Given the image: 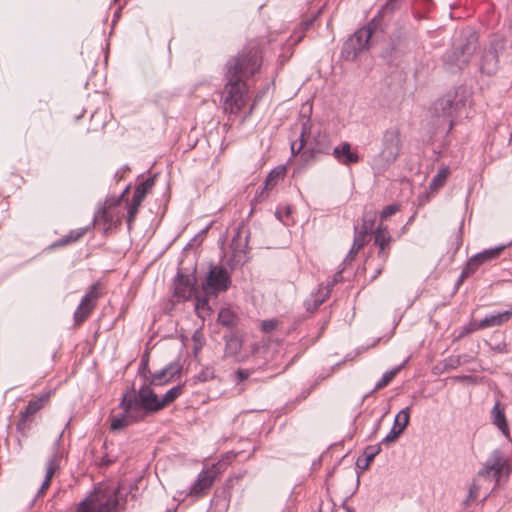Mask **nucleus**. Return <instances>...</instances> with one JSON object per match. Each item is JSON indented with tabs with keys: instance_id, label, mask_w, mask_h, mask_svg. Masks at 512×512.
<instances>
[{
	"instance_id": "1",
	"label": "nucleus",
	"mask_w": 512,
	"mask_h": 512,
	"mask_svg": "<svg viewBox=\"0 0 512 512\" xmlns=\"http://www.w3.org/2000/svg\"><path fill=\"white\" fill-rule=\"evenodd\" d=\"M261 55L256 46L245 47L226 63L227 84L223 92L224 109L238 113L245 105L246 83L244 79L260 68Z\"/></svg>"
},
{
	"instance_id": "2",
	"label": "nucleus",
	"mask_w": 512,
	"mask_h": 512,
	"mask_svg": "<svg viewBox=\"0 0 512 512\" xmlns=\"http://www.w3.org/2000/svg\"><path fill=\"white\" fill-rule=\"evenodd\" d=\"M470 103L471 94L465 86H458L448 91L429 109L433 125L437 129L446 128V133H449L453 128L454 119L461 116Z\"/></svg>"
},
{
	"instance_id": "3",
	"label": "nucleus",
	"mask_w": 512,
	"mask_h": 512,
	"mask_svg": "<svg viewBox=\"0 0 512 512\" xmlns=\"http://www.w3.org/2000/svg\"><path fill=\"white\" fill-rule=\"evenodd\" d=\"M477 47L478 34L472 29L463 30L451 51L445 55V65L451 72L463 69L468 64Z\"/></svg>"
},
{
	"instance_id": "4",
	"label": "nucleus",
	"mask_w": 512,
	"mask_h": 512,
	"mask_svg": "<svg viewBox=\"0 0 512 512\" xmlns=\"http://www.w3.org/2000/svg\"><path fill=\"white\" fill-rule=\"evenodd\" d=\"M117 506V491L98 486L80 502L76 512H115Z\"/></svg>"
},
{
	"instance_id": "5",
	"label": "nucleus",
	"mask_w": 512,
	"mask_h": 512,
	"mask_svg": "<svg viewBox=\"0 0 512 512\" xmlns=\"http://www.w3.org/2000/svg\"><path fill=\"white\" fill-rule=\"evenodd\" d=\"M512 472V465L509 459L500 449H494L485 461L483 467L479 470L478 475L483 478L492 477V480L498 484L502 477H509Z\"/></svg>"
},
{
	"instance_id": "6",
	"label": "nucleus",
	"mask_w": 512,
	"mask_h": 512,
	"mask_svg": "<svg viewBox=\"0 0 512 512\" xmlns=\"http://www.w3.org/2000/svg\"><path fill=\"white\" fill-rule=\"evenodd\" d=\"M376 18L368 26L358 29L342 46V57L347 61H354L358 54L368 47L373 29L376 27Z\"/></svg>"
},
{
	"instance_id": "7",
	"label": "nucleus",
	"mask_w": 512,
	"mask_h": 512,
	"mask_svg": "<svg viewBox=\"0 0 512 512\" xmlns=\"http://www.w3.org/2000/svg\"><path fill=\"white\" fill-rule=\"evenodd\" d=\"M119 407L122 409L123 413L117 416H110V428L112 431L123 430L130 424L139 422L144 419L143 415L140 414L135 401L131 400L129 396L121 397Z\"/></svg>"
},
{
	"instance_id": "8",
	"label": "nucleus",
	"mask_w": 512,
	"mask_h": 512,
	"mask_svg": "<svg viewBox=\"0 0 512 512\" xmlns=\"http://www.w3.org/2000/svg\"><path fill=\"white\" fill-rule=\"evenodd\" d=\"M122 396H129L131 400H134L143 417H145L147 413L161 410L160 399H158V396L151 389L150 385H143L138 391L132 388L126 391Z\"/></svg>"
},
{
	"instance_id": "9",
	"label": "nucleus",
	"mask_w": 512,
	"mask_h": 512,
	"mask_svg": "<svg viewBox=\"0 0 512 512\" xmlns=\"http://www.w3.org/2000/svg\"><path fill=\"white\" fill-rule=\"evenodd\" d=\"M231 285V277L228 270L222 266H211L202 288L205 294L217 295L228 290Z\"/></svg>"
},
{
	"instance_id": "10",
	"label": "nucleus",
	"mask_w": 512,
	"mask_h": 512,
	"mask_svg": "<svg viewBox=\"0 0 512 512\" xmlns=\"http://www.w3.org/2000/svg\"><path fill=\"white\" fill-rule=\"evenodd\" d=\"M100 289L101 285L99 282L92 284L88 288L74 312V325L79 326L89 318L96 308L97 301L100 297Z\"/></svg>"
},
{
	"instance_id": "11",
	"label": "nucleus",
	"mask_w": 512,
	"mask_h": 512,
	"mask_svg": "<svg viewBox=\"0 0 512 512\" xmlns=\"http://www.w3.org/2000/svg\"><path fill=\"white\" fill-rule=\"evenodd\" d=\"M196 293L195 275H185L179 271L174 279V297L177 299V302L189 300Z\"/></svg>"
},
{
	"instance_id": "12",
	"label": "nucleus",
	"mask_w": 512,
	"mask_h": 512,
	"mask_svg": "<svg viewBox=\"0 0 512 512\" xmlns=\"http://www.w3.org/2000/svg\"><path fill=\"white\" fill-rule=\"evenodd\" d=\"M377 217L375 211H366L362 218L361 227H354L353 246L361 250L370 240V234L373 232L374 223Z\"/></svg>"
},
{
	"instance_id": "13",
	"label": "nucleus",
	"mask_w": 512,
	"mask_h": 512,
	"mask_svg": "<svg viewBox=\"0 0 512 512\" xmlns=\"http://www.w3.org/2000/svg\"><path fill=\"white\" fill-rule=\"evenodd\" d=\"M390 243L391 236L389 232L380 224L374 232V246L378 248L377 254L380 260V264L376 268L377 275L381 273L383 265L388 259Z\"/></svg>"
},
{
	"instance_id": "14",
	"label": "nucleus",
	"mask_w": 512,
	"mask_h": 512,
	"mask_svg": "<svg viewBox=\"0 0 512 512\" xmlns=\"http://www.w3.org/2000/svg\"><path fill=\"white\" fill-rule=\"evenodd\" d=\"M450 170L447 166H442L436 175L432 178L429 187L424 193L418 195V207L429 202L442 188L449 176Z\"/></svg>"
},
{
	"instance_id": "15",
	"label": "nucleus",
	"mask_w": 512,
	"mask_h": 512,
	"mask_svg": "<svg viewBox=\"0 0 512 512\" xmlns=\"http://www.w3.org/2000/svg\"><path fill=\"white\" fill-rule=\"evenodd\" d=\"M503 48L500 41L492 42L482 55L480 69L482 73L492 75L496 72L499 63V50Z\"/></svg>"
},
{
	"instance_id": "16",
	"label": "nucleus",
	"mask_w": 512,
	"mask_h": 512,
	"mask_svg": "<svg viewBox=\"0 0 512 512\" xmlns=\"http://www.w3.org/2000/svg\"><path fill=\"white\" fill-rule=\"evenodd\" d=\"M308 139L307 146L308 150L312 153L329 154L332 149L329 136L326 133L317 131L312 134V128L310 134L306 135Z\"/></svg>"
},
{
	"instance_id": "17",
	"label": "nucleus",
	"mask_w": 512,
	"mask_h": 512,
	"mask_svg": "<svg viewBox=\"0 0 512 512\" xmlns=\"http://www.w3.org/2000/svg\"><path fill=\"white\" fill-rule=\"evenodd\" d=\"M61 453L59 452L57 445H54L53 448V454L48 459L46 463V473H45V479L41 485V487L38 490L37 496H42L45 494L46 490L49 488L51 484V480L56 473V471L60 468V461H61Z\"/></svg>"
},
{
	"instance_id": "18",
	"label": "nucleus",
	"mask_w": 512,
	"mask_h": 512,
	"mask_svg": "<svg viewBox=\"0 0 512 512\" xmlns=\"http://www.w3.org/2000/svg\"><path fill=\"white\" fill-rule=\"evenodd\" d=\"M182 367L179 363L173 362L158 372L151 374L150 385L160 386L168 383L176 375L181 373Z\"/></svg>"
},
{
	"instance_id": "19",
	"label": "nucleus",
	"mask_w": 512,
	"mask_h": 512,
	"mask_svg": "<svg viewBox=\"0 0 512 512\" xmlns=\"http://www.w3.org/2000/svg\"><path fill=\"white\" fill-rule=\"evenodd\" d=\"M398 142V134L395 130H389L384 134L383 143L385 148L382 151V156L385 157L387 162H391L396 159L399 153Z\"/></svg>"
},
{
	"instance_id": "20",
	"label": "nucleus",
	"mask_w": 512,
	"mask_h": 512,
	"mask_svg": "<svg viewBox=\"0 0 512 512\" xmlns=\"http://www.w3.org/2000/svg\"><path fill=\"white\" fill-rule=\"evenodd\" d=\"M332 154L339 163L346 166L359 161L358 154L351 150V145L348 142H343L339 146L335 147L332 150Z\"/></svg>"
},
{
	"instance_id": "21",
	"label": "nucleus",
	"mask_w": 512,
	"mask_h": 512,
	"mask_svg": "<svg viewBox=\"0 0 512 512\" xmlns=\"http://www.w3.org/2000/svg\"><path fill=\"white\" fill-rule=\"evenodd\" d=\"M49 399V395H42L34 400L29 401L25 410L21 412L20 420L17 424L18 430H24L26 428V422L28 418L38 412L44 405V403Z\"/></svg>"
},
{
	"instance_id": "22",
	"label": "nucleus",
	"mask_w": 512,
	"mask_h": 512,
	"mask_svg": "<svg viewBox=\"0 0 512 512\" xmlns=\"http://www.w3.org/2000/svg\"><path fill=\"white\" fill-rule=\"evenodd\" d=\"M491 420L493 425H495L506 438H509L510 430L506 420L505 410L499 401H496L491 410Z\"/></svg>"
},
{
	"instance_id": "23",
	"label": "nucleus",
	"mask_w": 512,
	"mask_h": 512,
	"mask_svg": "<svg viewBox=\"0 0 512 512\" xmlns=\"http://www.w3.org/2000/svg\"><path fill=\"white\" fill-rule=\"evenodd\" d=\"M511 315L512 312L508 310L487 314L482 320L478 322V327L483 330L486 328L500 326L508 321Z\"/></svg>"
},
{
	"instance_id": "24",
	"label": "nucleus",
	"mask_w": 512,
	"mask_h": 512,
	"mask_svg": "<svg viewBox=\"0 0 512 512\" xmlns=\"http://www.w3.org/2000/svg\"><path fill=\"white\" fill-rule=\"evenodd\" d=\"M311 120L309 117H303L301 123V132L297 141L291 143V152L293 155L299 154L307 146V134H310Z\"/></svg>"
},
{
	"instance_id": "25",
	"label": "nucleus",
	"mask_w": 512,
	"mask_h": 512,
	"mask_svg": "<svg viewBox=\"0 0 512 512\" xmlns=\"http://www.w3.org/2000/svg\"><path fill=\"white\" fill-rule=\"evenodd\" d=\"M381 452V444L376 445H370L367 446L363 452V457H359L357 460V466L362 469L366 470L370 463L373 461L376 455H378Z\"/></svg>"
},
{
	"instance_id": "26",
	"label": "nucleus",
	"mask_w": 512,
	"mask_h": 512,
	"mask_svg": "<svg viewBox=\"0 0 512 512\" xmlns=\"http://www.w3.org/2000/svg\"><path fill=\"white\" fill-rule=\"evenodd\" d=\"M213 483V477L209 475L207 472H201L191 487V494L200 495L201 493L208 490Z\"/></svg>"
},
{
	"instance_id": "27",
	"label": "nucleus",
	"mask_w": 512,
	"mask_h": 512,
	"mask_svg": "<svg viewBox=\"0 0 512 512\" xmlns=\"http://www.w3.org/2000/svg\"><path fill=\"white\" fill-rule=\"evenodd\" d=\"M155 181L154 178L150 177L147 178L145 181L140 183L136 186L134 194L131 198V201L135 202L136 204H141L144 200L146 194L152 189L154 186Z\"/></svg>"
},
{
	"instance_id": "28",
	"label": "nucleus",
	"mask_w": 512,
	"mask_h": 512,
	"mask_svg": "<svg viewBox=\"0 0 512 512\" xmlns=\"http://www.w3.org/2000/svg\"><path fill=\"white\" fill-rule=\"evenodd\" d=\"M88 228H78L75 230H71L68 235L58 239L56 242L52 244V247H63L68 244L77 242L79 239H81L87 232Z\"/></svg>"
},
{
	"instance_id": "29",
	"label": "nucleus",
	"mask_w": 512,
	"mask_h": 512,
	"mask_svg": "<svg viewBox=\"0 0 512 512\" xmlns=\"http://www.w3.org/2000/svg\"><path fill=\"white\" fill-rule=\"evenodd\" d=\"M505 248L506 245H500L494 248L486 249L475 254V259L478 260L482 265L485 262L496 259Z\"/></svg>"
},
{
	"instance_id": "30",
	"label": "nucleus",
	"mask_w": 512,
	"mask_h": 512,
	"mask_svg": "<svg viewBox=\"0 0 512 512\" xmlns=\"http://www.w3.org/2000/svg\"><path fill=\"white\" fill-rule=\"evenodd\" d=\"M218 322L225 327L231 328L237 324L236 314L228 308L222 309L218 314Z\"/></svg>"
},
{
	"instance_id": "31",
	"label": "nucleus",
	"mask_w": 512,
	"mask_h": 512,
	"mask_svg": "<svg viewBox=\"0 0 512 512\" xmlns=\"http://www.w3.org/2000/svg\"><path fill=\"white\" fill-rule=\"evenodd\" d=\"M184 385H177L171 389H169L164 397L160 400L161 409L172 403L183 393Z\"/></svg>"
},
{
	"instance_id": "32",
	"label": "nucleus",
	"mask_w": 512,
	"mask_h": 512,
	"mask_svg": "<svg viewBox=\"0 0 512 512\" xmlns=\"http://www.w3.org/2000/svg\"><path fill=\"white\" fill-rule=\"evenodd\" d=\"M284 174H285V168L284 167L272 170L268 174V176H267V178H266V180L264 182V187H263L262 192L264 190H268V189H271L272 187H274L277 184L278 179L281 178V177H284Z\"/></svg>"
},
{
	"instance_id": "33",
	"label": "nucleus",
	"mask_w": 512,
	"mask_h": 512,
	"mask_svg": "<svg viewBox=\"0 0 512 512\" xmlns=\"http://www.w3.org/2000/svg\"><path fill=\"white\" fill-rule=\"evenodd\" d=\"M195 311L198 317L205 319L211 312L208 300L206 298H196Z\"/></svg>"
},
{
	"instance_id": "34",
	"label": "nucleus",
	"mask_w": 512,
	"mask_h": 512,
	"mask_svg": "<svg viewBox=\"0 0 512 512\" xmlns=\"http://www.w3.org/2000/svg\"><path fill=\"white\" fill-rule=\"evenodd\" d=\"M409 408L401 410L395 417L393 428L399 429L402 433L409 422Z\"/></svg>"
},
{
	"instance_id": "35",
	"label": "nucleus",
	"mask_w": 512,
	"mask_h": 512,
	"mask_svg": "<svg viewBox=\"0 0 512 512\" xmlns=\"http://www.w3.org/2000/svg\"><path fill=\"white\" fill-rule=\"evenodd\" d=\"M399 370H400V368L397 367L390 371L385 372L383 374L382 378L376 383L374 389L380 390V389H383L384 387H386L392 381V379L395 377V375L398 373Z\"/></svg>"
},
{
	"instance_id": "36",
	"label": "nucleus",
	"mask_w": 512,
	"mask_h": 512,
	"mask_svg": "<svg viewBox=\"0 0 512 512\" xmlns=\"http://www.w3.org/2000/svg\"><path fill=\"white\" fill-rule=\"evenodd\" d=\"M477 330H481V328L478 327V322L471 321V322L463 325L462 327H460V329L458 331V335L456 336L455 340L462 339Z\"/></svg>"
},
{
	"instance_id": "37",
	"label": "nucleus",
	"mask_w": 512,
	"mask_h": 512,
	"mask_svg": "<svg viewBox=\"0 0 512 512\" xmlns=\"http://www.w3.org/2000/svg\"><path fill=\"white\" fill-rule=\"evenodd\" d=\"M432 8V0H418V20L420 18L427 17V15L431 12Z\"/></svg>"
},
{
	"instance_id": "38",
	"label": "nucleus",
	"mask_w": 512,
	"mask_h": 512,
	"mask_svg": "<svg viewBox=\"0 0 512 512\" xmlns=\"http://www.w3.org/2000/svg\"><path fill=\"white\" fill-rule=\"evenodd\" d=\"M463 358H468V355H458V356H451L444 360V367L445 369H456L459 366L463 365Z\"/></svg>"
},
{
	"instance_id": "39",
	"label": "nucleus",
	"mask_w": 512,
	"mask_h": 512,
	"mask_svg": "<svg viewBox=\"0 0 512 512\" xmlns=\"http://www.w3.org/2000/svg\"><path fill=\"white\" fill-rule=\"evenodd\" d=\"M141 204H136L135 202L131 201L128 203V208H127V225H128V229L130 230L131 229V226L133 224V222L135 221V218L137 216V213H138V208Z\"/></svg>"
},
{
	"instance_id": "40",
	"label": "nucleus",
	"mask_w": 512,
	"mask_h": 512,
	"mask_svg": "<svg viewBox=\"0 0 512 512\" xmlns=\"http://www.w3.org/2000/svg\"><path fill=\"white\" fill-rule=\"evenodd\" d=\"M101 221H103L105 225H108V227H111V225L113 224V215L106 208L99 211L95 216L96 223H99Z\"/></svg>"
},
{
	"instance_id": "41",
	"label": "nucleus",
	"mask_w": 512,
	"mask_h": 512,
	"mask_svg": "<svg viewBox=\"0 0 512 512\" xmlns=\"http://www.w3.org/2000/svg\"><path fill=\"white\" fill-rule=\"evenodd\" d=\"M399 208V204L396 203L385 206L380 213L381 221H385L392 215L396 214L399 211Z\"/></svg>"
},
{
	"instance_id": "42",
	"label": "nucleus",
	"mask_w": 512,
	"mask_h": 512,
	"mask_svg": "<svg viewBox=\"0 0 512 512\" xmlns=\"http://www.w3.org/2000/svg\"><path fill=\"white\" fill-rule=\"evenodd\" d=\"M479 489L480 486L475 481H473V483L469 487L467 498L463 501V504L465 506H468L470 501L475 500L477 498Z\"/></svg>"
},
{
	"instance_id": "43",
	"label": "nucleus",
	"mask_w": 512,
	"mask_h": 512,
	"mask_svg": "<svg viewBox=\"0 0 512 512\" xmlns=\"http://www.w3.org/2000/svg\"><path fill=\"white\" fill-rule=\"evenodd\" d=\"M481 265V263L475 259V255L472 256L463 268L464 274L472 275Z\"/></svg>"
},
{
	"instance_id": "44",
	"label": "nucleus",
	"mask_w": 512,
	"mask_h": 512,
	"mask_svg": "<svg viewBox=\"0 0 512 512\" xmlns=\"http://www.w3.org/2000/svg\"><path fill=\"white\" fill-rule=\"evenodd\" d=\"M401 434V432L399 431V429H396V428H393L391 429V431L389 432L388 435H386L382 441H381V445L384 444V445H390L391 443H393L398 437L399 435Z\"/></svg>"
},
{
	"instance_id": "45",
	"label": "nucleus",
	"mask_w": 512,
	"mask_h": 512,
	"mask_svg": "<svg viewBox=\"0 0 512 512\" xmlns=\"http://www.w3.org/2000/svg\"><path fill=\"white\" fill-rule=\"evenodd\" d=\"M277 326H278V321L275 319L264 320L261 323V329L265 333L272 332L273 330L276 329Z\"/></svg>"
},
{
	"instance_id": "46",
	"label": "nucleus",
	"mask_w": 512,
	"mask_h": 512,
	"mask_svg": "<svg viewBox=\"0 0 512 512\" xmlns=\"http://www.w3.org/2000/svg\"><path fill=\"white\" fill-rule=\"evenodd\" d=\"M395 2L396 0H387V2L382 6L381 10L379 11V15L381 17H384L385 15L392 13L395 9Z\"/></svg>"
},
{
	"instance_id": "47",
	"label": "nucleus",
	"mask_w": 512,
	"mask_h": 512,
	"mask_svg": "<svg viewBox=\"0 0 512 512\" xmlns=\"http://www.w3.org/2000/svg\"><path fill=\"white\" fill-rule=\"evenodd\" d=\"M250 376V371L246 369H238L235 373L237 383L246 380Z\"/></svg>"
},
{
	"instance_id": "48",
	"label": "nucleus",
	"mask_w": 512,
	"mask_h": 512,
	"mask_svg": "<svg viewBox=\"0 0 512 512\" xmlns=\"http://www.w3.org/2000/svg\"><path fill=\"white\" fill-rule=\"evenodd\" d=\"M359 251L360 250L358 248H356V247H354L352 245L350 251L348 252V254L346 256V258L344 259V263L345 264H349L350 262H352L355 259V257L357 256Z\"/></svg>"
},
{
	"instance_id": "49",
	"label": "nucleus",
	"mask_w": 512,
	"mask_h": 512,
	"mask_svg": "<svg viewBox=\"0 0 512 512\" xmlns=\"http://www.w3.org/2000/svg\"><path fill=\"white\" fill-rule=\"evenodd\" d=\"M330 293V290L329 289H326V292L319 298H315L314 300V308L317 309L324 301H325V298L328 297Z\"/></svg>"
},
{
	"instance_id": "50",
	"label": "nucleus",
	"mask_w": 512,
	"mask_h": 512,
	"mask_svg": "<svg viewBox=\"0 0 512 512\" xmlns=\"http://www.w3.org/2000/svg\"><path fill=\"white\" fill-rule=\"evenodd\" d=\"M461 244H462V231H461V227H460L458 232L455 234V242H454L455 251H457L460 248Z\"/></svg>"
},
{
	"instance_id": "51",
	"label": "nucleus",
	"mask_w": 512,
	"mask_h": 512,
	"mask_svg": "<svg viewBox=\"0 0 512 512\" xmlns=\"http://www.w3.org/2000/svg\"><path fill=\"white\" fill-rule=\"evenodd\" d=\"M467 277H469V275L468 274H464V270H462V272H461V274H460V276H459V278H458V280L456 282V285L457 286L461 285L463 283L464 279L467 278Z\"/></svg>"
},
{
	"instance_id": "52",
	"label": "nucleus",
	"mask_w": 512,
	"mask_h": 512,
	"mask_svg": "<svg viewBox=\"0 0 512 512\" xmlns=\"http://www.w3.org/2000/svg\"><path fill=\"white\" fill-rule=\"evenodd\" d=\"M238 237H240V232H238L237 237H234V238L232 239L231 246H232L234 249H236V247H237V242H238V239H237V238H238Z\"/></svg>"
},
{
	"instance_id": "53",
	"label": "nucleus",
	"mask_w": 512,
	"mask_h": 512,
	"mask_svg": "<svg viewBox=\"0 0 512 512\" xmlns=\"http://www.w3.org/2000/svg\"><path fill=\"white\" fill-rule=\"evenodd\" d=\"M470 360H471V357L469 355H468V358H463L462 359L463 364L470 362Z\"/></svg>"
},
{
	"instance_id": "54",
	"label": "nucleus",
	"mask_w": 512,
	"mask_h": 512,
	"mask_svg": "<svg viewBox=\"0 0 512 512\" xmlns=\"http://www.w3.org/2000/svg\"><path fill=\"white\" fill-rule=\"evenodd\" d=\"M193 339L198 342L199 341V336H198V332H196L193 336Z\"/></svg>"
},
{
	"instance_id": "55",
	"label": "nucleus",
	"mask_w": 512,
	"mask_h": 512,
	"mask_svg": "<svg viewBox=\"0 0 512 512\" xmlns=\"http://www.w3.org/2000/svg\"><path fill=\"white\" fill-rule=\"evenodd\" d=\"M380 422H381V419L378 420L377 424H376V428H375V432L379 429L380 427Z\"/></svg>"
},
{
	"instance_id": "56",
	"label": "nucleus",
	"mask_w": 512,
	"mask_h": 512,
	"mask_svg": "<svg viewBox=\"0 0 512 512\" xmlns=\"http://www.w3.org/2000/svg\"><path fill=\"white\" fill-rule=\"evenodd\" d=\"M128 190H129V187H127V188L123 191V193H122L121 197H123V196L128 192Z\"/></svg>"
},
{
	"instance_id": "57",
	"label": "nucleus",
	"mask_w": 512,
	"mask_h": 512,
	"mask_svg": "<svg viewBox=\"0 0 512 512\" xmlns=\"http://www.w3.org/2000/svg\"><path fill=\"white\" fill-rule=\"evenodd\" d=\"M366 266H367V267H371V266H372L371 261L367 260V261H366Z\"/></svg>"
},
{
	"instance_id": "58",
	"label": "nucleus",
	"mask_w": 512,
	"mask_h": 512,
	"mask_svg": "<svg viewBox=\"0 0 512 512\" xmlns=\"http://www.w3.org/2000/svg\"><path fill=\"white\" fill-rule=\"evenodd\" d=\"M286 214L287 215L290 214V209L289 208H287Z\"/></svg>"
}]
</instances>
